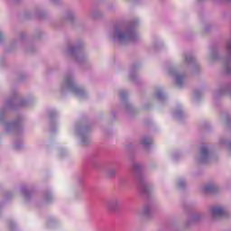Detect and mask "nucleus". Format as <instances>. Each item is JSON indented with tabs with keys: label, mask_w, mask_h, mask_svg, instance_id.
<instances>
[{
	"label": "nucleus",
	"mask_w": 231,
	"mask_h": 231,
	"mask_svg": "<svg viewBox=\"0 0 231 231\" xmlns=\"http://www.w3.org/2000/svg\"><path fill=\"white\" fill-rule=\"evenodd\" d=\"M211 212L213 217H223L225 216V209L223 208H213Z\"/></svg>",
	"instance_id": "1"
},
{
	"label": "nucleus",
	"mask_w": 231,
	"mask_h": 231,
	"mask_svg": "<svg viewBox=\"0 0 231 231\" xmlns=\"http://www.w3.org/2000/svg\"><path fill=\"white\" fill-rule=\"evenodd\" d=\"M119 202L116 199L110 200L106 203L107 210L113 211L118 208Z\"/></svg>",
	"instance_id": "2"
},
{
	"label": "nucleus",
	"mask_w": 231,
	"mask_h": 231,
	"mask_svg": "<svg viewBox=\"0 0 231 231\" xmlns=\"http://www.w3.org/2000/svg\"><path fill=\"white\" fill-rule=\"evenodd\" d=\"M116 33L118 38L122 41V39H129V41L133 40V33H122L119 32L118 30H116Z\"/></svg>",
	"instance_id": "3"
},
{
	"label": "nucleus",
	"mask_w": 231,
	"mask_h": 231,
	"mask_svg": "<svg viewBox=\"0 0 231 231\" xmlns=\"http://www.w3.org/2000/svg\"><path fill=\"white\" fill-rule=\"evenodd\" d=\"M151 143H152V140H151L149 138H144L142 141L143 145H151Z\"/></svg>",
	"instance_id": "4"
},
{
	"label": "nucleus",
	"mask_w": 231,
	"mask_h": 231,
	"mask_svg": "<svg viewBox=\"0 0 231 231\" xmlns=\"http://www.w3.org/2000/svg\"><path fill=\"white\" fill-rule=\"evenodd\" d=\"M214 186H207L204 188V192H212Z\"/></svg>",
	"instance_id": "5"
},
{
	"label": "nucleus",
	"mask_w": 231,
	"mask_h": 231,
	"mask_svg": "<svg viewBox=\"0 0 231 231\" xmlns=\"http://www.w3.org/2000/svg\"><path fill=\"white\" fill-rule=\"evenodd\" d=\"M201 154H202V156H207V154H208V150L207 148L203 147L201 149Z\"/></svg>",
	"instance_id": "6"
},
{
	"label": "nucleus",
	"mask_w": 231,
	"mask_h": 231,
	"mask_svg": "<svg viewBox=\"0 0 231 231\" xmlns=\"http://www.w3.org/2000/svg\"><path fill=\"white\" fill-rule=\"evenodd\" d=\"M1 39H3V34L0 33V41H1Z\"/></svg>",
	"instance_id": "7"
}]
</instances>
